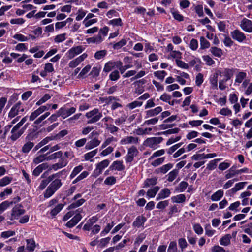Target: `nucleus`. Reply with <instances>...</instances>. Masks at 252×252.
I'll list each match as a JSON object with an SVG mask.
<instances>
[{
    "instance_id": "nucleus-1",
    "label": "nucleus",
    "mask_w": 252,
    "mask_h": 252,
    "mask_svg": "<svg viewBox=\"0 0 252 252\" xmlns=\"http://www.w3.org/2000/svg\"><path fill=\"white\" fill-rule=\"evenodd\" d=\"M51 182L44 192V197L45 198H49L51 197L63 184L61 180L59 179L53 180Z\"/></svg>"
},
{
    "instance_id": "nucleus-2",
    "label": "nucleus",
    "mask_w": 252,
    "mask_h": 252,
    "mask_svg": "<svg viewBox=\"0 0 252 252\" xmlns=\"http://www.w3.org/2000/svg\"><path fill=\"white\" fill-rule=\"evenodd\" d=\"M76 110L75 107L71 106L69 103H67L58 110V113L62 118L65 119L74 114Z\"/></svg>"
},
{
    "instance_id": "nucleus-3",
    "label": "nucleus",
    "mask_w": 252,
    "mask_h": 252,
    "mask_svg": "<svg viewBox=\"0 0 252 252\" xmlns=\"http://www.w3.org/2000/svg\"><path fill=\"white\" fill-rule=\"evenodd\" d=\"M85 116L87 118L90 119L87 122L88 124H93L98 121L101 118L102 114L99 112L98 108H94L86 113Z\"/></svg>"
},
{
    "instance_id": "nucleus-4",
    "label": "nucleus",
    "mask_w": 252,
    "mask_h": 252,
    "mask_svg": "<svg viewBox=\"0 0 252 252\" xmlns=\"http://www.w3.org/2000/svg\"><path fill=\"white\" fill-rule=\"evenodd\" d=\"M24 111L25 108L22 102L18 101L11 107L8 113V118L11 119L18 115L22 114Z\"/></svg>"
},
{
    "instance_id": "nucleus-5",
    "label": "nucleus",
    "mask_w": 252,
    "mask_h": 252,
    "mask_svg": "<svg viewBox=\"0 0 252 252\" xmlns=\"http://www.w3.org/2000/svg\"><path fill=\"white\" fill-rule=\"evenodd\" d=\"M163 139L161 137H153L146 139L143 144L146 147H149L153 149H156L158 147V144H160Z\"/></svg>"
},
{
    "instance_id": "nucleus-6",
    "label": "nucleus",
    "mask_w": 252,
    "mask_h": 252,
    "mask_svg": "<svg viewBox=\"0 0 252 252\" xmlns=\"http://www.w3.org/2000/svg\"><path fill=\"white\" fill-rule=\"evenodd\" d=\"M238 69L233 68H225L221 70H217L216 73L218 76H220L223 78L227 80H230L235 74L236 72L238 71Z\"/></svg>"
},
{
    "instance_id": "nucleus-7",
    "label": "nucleus",
    "mask_w": 252,
    "mask_h": 252,
    "mask_svg": "<svg viewBox=\"0 0 252 252\" xmlns=\"http://www.w3.org/2000/svg\"><path fill=\"white\" fill-rule=\"evenodd\" d=\"M66 173L65 170H63L61 171H60L55 174H53L49 176H48L46 179L42 180L39 186V188L40 189L43 190L44 189L46 186L55 178L58 177L59 178L61 175L65 174Z\"/></svg>"
},
{
    "instance_id": "nucleus-8",
    "label": "nucleus",
    "mask_w": 252,
    "mask_h": 252,
    "mask_svg": "<svg viewBox=\"0 0 252 252\" xmlns=\"http://www.w3.org/2000/svg\"><path fill=\"white\" fill-rule=\"evenodd\" d=\"M110 161L109 159H104L96 165L95 169L94 170L92 176L96 178L100 175L103 170L109 165Z\"/></svg>"
},
{
    "instance_id": "nucleus-9",
    "label": "nucleus",
    "mask_w": 252,
    "mask_h": 252,
    "mask_svg": "<svg viewBox=\"0 0 252 252\" xmlns=\"http://www.w3.org/2000/svg\"><path fill=\"white\" fill-rule=\"evenodd\" d=\"M51 107L50 104H47L45 105L41 106L39 107L36 110L32 112L29 117V120L30 121L34 120L38 116L41 114L45 112V111L48 110Z\"/></svg>"
},
{
    "instance_id": "nucleus-10",
    "label": "nucleus",
    "mask_w": 252,
    "mask_h": 252,
    "mask_svg": "<svg viewBox=\"0 0 252 252\" xmlns=\"http://www.w3.org/2000/svg\"><path fill=\"white\" fill-rule=\"evenodd\" d=\"M25 210L22 208V206L20 204L15 205L12 209L10 220L18 219L19 216L23 215Z\"/></svg>"
},
{
    "instance_id": "nucleus-11",
    "label": "nucleus",
    "mask_w": 252,
    "mask_h": 252,
    "mask_svg": "<svg viewBox=\"0 0 252 252\" xmlns=\"http://www.w3.org/2000/svg\"><path fill=\"white\" fill-rule=\"evenodd\" d=\"M139 152L137 149L134 147L132 146L128 149L127 154L126 156L125 159L126 163H131L134 159V158L137 156Z\"/></svg>"
},
{
    "instance_id": "nucleus-12",
    "label": "nucleus",
    "mask_w": 252,
    "mask_h": 252,
    "mask_svg": "<svg viewBox=\"0 0 252 252\" xmlns=\"http://www.w3.org/2000/svg\"><path fill=\"white\" fill-rule=\"evenodd\" d=\"M85 48L82 46H77L70 48L66 53L67 57L71 59L75 56L81 53Z\"/></svg>"
},
{
    "instance_id": "nucleus-13",
    "label": "nucleus",
    "mask_w": 252,
    "mask_h": 252,
    "mask_svg": "<svg viewBox=\"0 0 252 252\" xmlns=\"http://www.w3.org/2000/svg\"><path fill=\"white\" fill-rule=\"evenodd\" d=\"M232 38L239 43L243 42L246 39L245 34L239 30H235L230 32Z\"/></svg>"
},
{
    "instance_id": "nucleus-14",
    "label": "nucleus",
    "mask_w": 252,
    "mask_h": 252,
    "mask_svg": "<svg viewBox=\"0 0 252 252\" xmlns=\"http://www.w3.org/2000/svg\"><path fill=\"white\" fill-rule=\"evenodd\" d=\"M240 27L246 32L251 33L252 32V21L247 19L243 18L241 21Z\"/></svg>"
},
{
    "instance_id": "nucleus-15",
    "label": "nucleus",
    "mask_w": 252,
    "mask_h": 252,
    "mask_svg": "<svg viewBox=\"0 0 252 252\" xmlns=\"http://www.w3.org/2000/svg\"><path fill=\"white\" fill-rule=\"evenodd\" d=\"M121 145L130 144H137L139 143V138L132 136H128L123 137L120 142Z\"/></svg>"
},
{
    "instance_id": "nucleus-16",
    "label": "nucleus",
    "mask_w": 252,
    "mask_h": 252,
    "mask_svg": "<svg viewBox=\"0 0 252 252\" xmlns=\"http://www.w3.org/2000/svg\"><path fill=\"white\" fill-rule=\"evenodd\" d=\"M88 56L87 54L83 53L75 59L71 61L69 63V66L71 68H74L83 62Z\"/></svg>"
},
{
    "instance_id": "nucleus-17",
    "label": "nucleus",
    "mask_w": 252,
    "mask_h": 252,
    "mask_svg": "<svg viewBox=\"0 0 252 252\" xmlns=\"http://www.w3.org/2000/svg\"><path fill=\"white\" fill-rule=\"evenodd\" d=\"M101 141L98 139V137H94L86 143L85 149L87 150L92 149L99 145Z\"/></svg>"
},
{
    "instance_id": "nucleus-18",
    "label": "nucleus",
    "mask_w": 252,
    "mask_h": 252,
    "mask_svg": "<svg viewBox=\"0 0 252 252\" xmlns=\"http://www.w3.org/2000/svg\"><path fill=\"white\" fill-rule=\"evenodd\" d=\"M146 220L147 219L143 215L138 216L132 223V226L137 228L144 227V223Z\"/></svg>"
},
{
    "instance_id": "nucleus-19",
    "label": "nucleus",
    "mask_w": 252,
    "mask_h": 252,
    "mask_svg": "<svg viewBox=\"0 0 252 252\" xmlns=\"http://www.w3.org/2000/svg\"><path fill=\"white\" fill-rule=\"evenodd\" d=\"M162 111V108L160 106L157 107L152 109L147 110L145 112V118L147 119L150 117H154L158 115Z\"/></svg>"
},
{
    "instance_id": "nucleus-20",
    "label": "nucleus",
    "mask_w": 252,
    "mask_h": 252,
    "mask_svg": "<svg viewBox=\"0 0 252 252\" xmlns=\"http://www.w3.org/2000/svg\"><path fill=\"white\" fill-rule=\"evenodd\" d=\"M82 217L80 213L76 214L66 224V226L68 228H72L77 224L81 220Z\"/></svg>"
},
{
    "instance_id": "nucleus-21",
    "label": "nucleus",
    "mask_w": 252,
    "mask_h": 252,
    "mask_svg": "<svg viewBox=\"0 0 252 252\" xmlns=\"http://www.w3.org/2000/svg\"><path fill=\"white\" fill-rule=\"evenodd\" d=\"M49 165L47 163H43L37 166L32 171V175L37 177L43 170L48 169Z\"/></svg>"
},
{
    "instance_id": "nucleus-22",
    "label": "nucleus",
    "mask_w": 252,
    "mask_h": 252,
    "mask_svg": "<svg viewBox=\"0 0 252 252\" xmlns=\"http://www.w3.org/2000/svg\"><path fill=\"white\" fill-rule=\"evenodd\" d=\"M125 167L122 161L116 160L114 161L110 166V170L122 171L124 170Z\"/></svg>"
},
{
    "instance_id": "nucleus-23",
    "label": "nucleus",
    "mask_w": 252,
    "mask_h": 252,
    "mask_svg": "<svg viewBox=\"0 0 252 252\" xmlns=\"http://www.w3.org/2000/svg\"><path fill=\"white\" fill-rule=\"evenodd\" d=\"M173 165L172 163H168L166 164L163 165L162 166L156 169L155 170V173L157 174H164L169 171L172 167Z\"/></svg>"
},
{
    "instance_id": "nucleus-24",
    "label": "nucleus",
    "mask_w": 252,
    "mask_h": 252,
    "mask_svg": "<svg viewBox=\"0 0 252 252\" xmlns=\"http://www.w3.org/2000/svg\"><path fill=\"white\" fill-rule=\"evenodd\" d=\"M171 194V191L168 188L162 189L156 197V200L163 199L168 197Z\"/></svg>"
},
{
    "instance_id": "nucleus-25",
    "label": "nucleus",
    "mask_w": 252,
    "mask_h": 252,
    "mask_svg": "<svg viewBox=\"0 0 252 252\" xmlns=\"http://www.w3.org/2000/svg\"><path fill=\"white\" fill-rule=\"evenodd\" d=\"M26 249L29 252H33L36 248L35 241L33 239H28L26 240Z\"/></svg>"
},
{
    "instance_id": "nucleus-26",
    "label": "nucleus",
    "mask_w": 252,
    "mask_h": 252,
    "mask_svg": "<svg viewBox=\"0 0 252 252\" xmlns=\"http://www.w3.org/2000/svg\"><path fill=\"white\" fill-rule=\"evenodd\" d=\"M158 178L154 177L151 178H147L143 183V188H148L151 186H154L157 183Z\"/></svg>"
},
{
    "instance_id": "nucleus-27",
    "label": "nucleus",
    "mask_w": 252,
    "mask_h": 252,
    "mask_svg": "<svg viewBox=\"0 0 252 252\" xmlns=\"http://www.w3.org/2000/svg\"><path fill=\"white\" fill-rule=\"evenodd\" d=\"M104 40V38L101 37L99 35H97L95 36L90 37L87 39V42L89 44H99Z\"/></svg>"
},
{
    "instance_id": "nucleus-28",
    "label": "nucleus",
    "mask_w": 252,
    "mask_h": 252,
    "mask_svg": "<svg viewBox=\"0 0 252 252\" xmlns=\"http://www.w3.org/2000/svg\"><path fill=\"white\" fill-rule=\"evenodd\" d=\"M107 24L112 26L114 28H116L118 27H122L123 23L122 19L118 18L109 20Z\"/></svg>"
},
{
    "instance_id": "nucleus-29",
    "label": "nucleus",
    "mask_w": 252,
    "mask_h": 252,
    "mask_svg": "<svg viewBox=\"0 0 252 252\" xmlns=\"http://www.w3.org/2000/svg\"><path fill=\"white\" fill-rule=\"evenodd\" d=\"M64 204L62 203L58 204L52 209L51 210L50 214L53 218H54L63 208Z\"/></svg>"
},
{
    "instance_id": "nucleus-30",
    "label": "nucleus",
    "mask_w": 252,
    "mask_h": 252,
    "mask_svg": "<svg viewBox=\"0 0 252 252\" xmlns=\"http://www.w3.org/2000/svg\"><path fill=\"white\" fill-rule=\"evenodd\" d=\"M11 133V135L10 136V139L12 141H15L22 135L23 133V131L22 129L16 130L12 128Z\"/></svg>"
},
{
    "instance_id": "nucleus-31",
    "label": "nucleus",
    "mask_w": 252,
    "mask_h": 252,
    "mask_svg": "<svg viewBox=\"0 0 252 252\" xmlns=\"http://www.w3.org/2000/svg\"><path fill=\"white\" fill-rule=\"evenodd\" d=\"M224 191L223 190H218L211 195V199L213 201H218L222 197Z\"/></svg>"
},
{
    "instance_id": "nucleus-32",
    "label": "nucleus",
    "mask_w": 252,
    "mask_h": 252,
    "mask_svg": "<svg viewBox=\"0 0 252 252\" xmlns=\"http://www.w3.org/2000/svg\"><path fill=\"white\" fill-rule=\"evenodd\" d=\"M218 75L216 73L212 76H211L209 79L211 87L214 90L218 89Z\"/></svg>"
},
{
    "instance_id": "nucleus-33",
    "label": "nucleus",
    "mask_w": 252,
    "mask_h": 252,
    "mask_svg": "<svg viewBox=\"0 0 252 252\" xmlns=\"http://www.w3.org/2000/svg\"><path fill=\"white\" fill-rule=\"evenodd\" d=\"M115 223L114 221H111V222H109L107 223L106 226L103 229L102 231H101L100 233V236H104L106 234H107L111 229L113 228V227L115 225Z\"/></svg>"
},
{
    "instance_id": "nucleus-34",
    "label": "nucleus",
    "mask_w": 252,
    "mask_h": 252,
    "mask_svg": "<svg viewBox=\"0 0 252 252\" xmlns=\"http://www.w3.org/2000/svg\"><path fill=\"white\" fill-rule=\"evenodd\" d=\"M34 144L33 142L28 141L24 144L22 148L21 151L25 154L28 153L30 150L33 147Z\"/></svg>"
},
{
    "instance_id": "nucleus-35",
    "label": "nucleus",
    "mask_w": 252,
    "mask_h": 252,
    "mask_svg": "<svg viewBox=\"0 0 252 252\" xmlns=\"http://www.w3.org/2000/svg\"><path fill=\"white\" fill-rule=\"evenodd\" d=\"M231 239V236L230 234H228L225 235L220 240V243L222 246H228L230 244V240Z\"/></svg>"
},
{
    "instance_id": "nucleus-36",
    "label": "nucleus",
    "mask_w": 252,
    "mask_h": 252,
    "mask_svg": "<svg viewBox=\"0 0 252 252\" xmlns=\"http://www.w3.org/2000/svg\"><path fill=\"white\" fill-rule=\"evenodd\" d=\"M186 196L183 194H180L171 197V200L173 203H182L185 201Z\"/></svg>"
},
{
    "instance_id": "nucleus-37",
    "label": "nucleus",
    "mask_w": 252,
    "mask_h": 252,
    "mask_svg": "<svg viewBox=\"0 0 252 252\" xmlns=\"http://www.w3.org/2000/svg\"><path fill=\"white\" fill-rule=\"evenodd\" d=\"M210 52L214 56L220 58L223 54L222 50L219 48L216 47H212L210 49Z\"/></svg>"
},
{
    "instance_id": "nucleus-38",
    "label": "nucleus",
    "mask_w": 252,
    "mask_h": 252,
    "mask_svg": "<svg viewBox=\"0 0 252 252\" xmlns=\"http://www.w3.org/2000/svg\"><path fill=\"white\" fill-rule=\"evenodd\" d=\"M171 13L173 18L178 22H182L184 21V16L181 15L178 11L174 9H171Z\"/></svg>"
},
{
    "instance_id": "nucleus-39",
    "label": "nucleus",
    "mask_w": 252,
    "mask_h": 252,
    "mask_svg": "<svg viewBox=\"0 0 252 252\" xmlns=\"http://www.w3.org/2000/svg\"><path fill=\"white\" fill-rule=\"evenodd\" d=\"M159 190L158 186H155L153 188L149 189L147 192V195L149 198H153Z\"/></svg>"
},
{
    "instance_id": "nucleus-40",
    "label": "nucleus",
    "mask_w": 252,
    "mask_h": 252,
    "mask_svg": "<svg viewBox=\"0 0 252 252\" xmlns=\"http://www.w3.org/2000/svg\"><path fill=\"white\" fill-rule=\"evenodd\" d=\"M200 49L204 50L209 48L210 46V42L203 36L200 37Z\"/></svg>"
},
{
    "instance_id": "nucleus-41",
    "label": "nucleus",
    "mask_w": 252,
    "mask_h": 252,
    "mask_svg": "<svg viewBox=\"0 0 252 252\" xmlns=\"http://www.w3.org/2000/svg\"><path fill=\"white\" fill-rule=\"evenodd\" d=\"M46 154L44 155H40L35 158L33 160V163L35 164H38L46 160H48V158H47Z\"/></svg>"
},
{
    "instance_id": "nucleus-42",
    "label": "nucleus",
    "mask_w": 252,
    "mask_h": 252,
    "mask_svg": "<svg viewBox=\"0 0 252 252\" xmlns=\"http://www.w3.org/2000/svg\"><path fill=\"white\" fill-rule=\"evenodd\" d=\"M221 159L217 158L211 160L207 164L206 169L209 170H213L215 169L217 167V162L220 161Z\"/></svg>"
},
{
    "instance_id": "nucleus-43",
    "label": "nucleus",
    "mask_w": 252,
    "mask_h": 252,
    "mask_svg": "<svg viewBox=\"0 0 252 252\" xmlns=\"http://www.w3.org/2000/svg\"><path fill=\"white\" fill-rule=\"evenodd\" d=\"M107 51L106 50H102L95 52L94 55V58L97 60H101L104 58L107 55Z\"/></svg>"
},
{
    "instance_id": "nucleus-44",
    "label": "nucleus",
    "mask_w": 252,
    "mask_h": 252,
    "mask_svg": "<svg viewBox=\"0 0 252 252\" xmlns=\"http://www.w3.org/2000/svg\"><path fill=\"white\" fill-rule=\"evenodd\" d=\"M117 141V139L116 137L113 136H111L108 137L105 139V140L103 142L102 144L101 145V149H104L108 145L111 144L113 142Z\"/></svg>"
},
{
    "instance_id": "nucleus-45",
    "label": "nucleus",
    "mask_w": 252,
    "mask_h": 252,
    "mask_svg": "<svg viewBox=\"0 0 252 252\" xmlns=\"http://www.w3.org/2000/svg\"><path fill=\"white\" fill-rule=\"evenodd\" d=\"M179 173V170L175 169L170 171L167 175V180L169 182H172L177 177Z\"/></svg>"
},
{
    "instance_id": "nucleus-46",
    "label": "nucleus",
    "mask_w": 252,
    "mask_h": 252,
    "mask_svg": "<svg viewBox=\"0 0 252 252\" xmlns=\"http://www.w3.org/2000/svg\"><path fill=\"white\" fill-rule=\"evenodd\" d=\"M167 252H180L178 249L177 243L175 241H171L170 242Z\"/></svg>"
},
{
    "instance_id": "nucleus-47",
    "label": "nucleus",
    "mask_w": 252,
    "mask_h": 252,
    "mask_svg": "<svg viewBox=\"0 0 252 252\" xmlns=\"http://www.w3.org/2000/svg\"><path fill=\"white\" fill-rule=\"evenodd\" d=\"M85 200L84 199H80L72 203L68 207V209H74L81 206L84 202Z\"/></svg>"
},
{
    "instance_id": "nucleus-48",
    "label": "nucleus",
    "mask_w": 252,
    "mask_h": 252,
    "mask_svg": "<svg viewBox=\"0 0 252 252\" xmlns=\"http://www.w3.org/2000/svg\"><path fill=\"white\" fill-rule=\"evenodd\" d=\"M83 169L82 165H79L75 167L70 175V178H74L78 174H79Z\"/></svg>"
},
{
    "instance_id": "nucleus-49",
    "label": "nucleus",
    "mask_w": 252,
    "mask_h": 252,
    "mask_svg": "<svg viewBox=\"0 0 252 252\" xmlns=\"http://www.w3.org/2000/svg\"><path fill=\"white\" fill-rule=\"evenodd\" d=\"M109 78L112 81H117L120 78L119 71L117 70H114L110 74Z\"/></svg>"
},
{
    "instance_id": "nucleus-50",
    "label": "nucleus",
    "mask_w": 252,
    "mask_h": 252,
    "mask_svg": "<svg viewBox=\"0 0 252 252\" xmlns=\"http://www.w3.org/2000/svg\"><path fill=\"white\" fill-rule=\"evenodd\" d=\"M116 183V177L113 176L107 177L104 180V184L106 185L112 186Z\"/></svg>"
},
{
    "instance_id": "nucleus-51",
    "label": "nucleus",
    "mask_w": 252,
    "mask_h": 252,
    "mask_svg": "<svg viewBox=\"0 0 252 252\" xmlns=\"http://www.w3.org/2000/svg\"><path fill=\"white\" fill-rule=\"evenodd\" d=\"M12 180L11 177L5 176L0 180V187H4L9 184Z\"/></svg>"
},
{
    "instance_id": "nucleus-52",
    "label": "nucleus",
    "mask_w": 252,
    "mask_h": 252,
    "mask_svg": "<svg viewBox=\"0 0 252 252\" xmlns=\"http://www.w3.org/2000/svg\"><path fill=\"white\" fill-rule=\"evenodd\" d=\"M89 175V172L87 171H83L76 179H75L73 182L72 184H76L78 182L86 178Z\"/></svg>"
},
{
    "instance_id": "nucleus-53",
    "label": "nucleus",
    "mask_w": 252,
    "mask_h": 252,
    "mask_svg": "<svg viewBox=\"0 0 252 252\" xmlns=\"http://www.w3.org/2000/svg\"><path fill=\"white\" fill-rule=\"evenodd\" d=\"M154 75L156 77L163 81L164 77L167 75V73L164 70L157 71L154 72Z\"/></svg>"
},
{
    "instance_id": "nucleus-54",
    "label": "nucleus",
    "mask_w": 252,
    "mask_h": 252,
    "mask_svg": "<svg viewBox=\"0 0 252 252\" xmlns=\"http://www.w3.org/2000/svg\"><path fill=\"white\" fill-rule=\"evenodd\" d=\"M126 43H127L126 40L123 38V39H122L119 42L114 44L113 46V48L114 49L118 50V49H121L122 47H123L125 45H126Z\"/></svg>"
},
{
    "instance_id": "nucleus-55",
    "label": "nucleus",
    "mask_w": 252,
    "mask_h": 252,
    "mask_svg": "<svg viewBox=\"0 0 252 252\" xmlns=\"http://www.w3.org/2000/svg\"><path fill=\"white\" fill-rule=\"evenodd\" d=\"M97 149H94L91 152L86 153L84 155V158L85 160H90L93 157L95 156L97 153Z\"/></svg>"
},
{
    "instance_id": "nucleus-56",
    "label": "nucleus",
    "mask_w": 252,
    "mask_h": 252,
    "mask_svg": "<svg viewBox=\"0 0 252 252\" xmlns=\"http://www.w3.org/2000/svg\"><path fill=\"white\" fill-rule=\"evenodd\" d=\"M247 74L244 72H239L236 76L235 82L241 83L246 77Z\"/></svg>"
},
{
    "instance_id": "nucleus-57",
    "label": "nucleus",
    "mask_w": 252,
    "mask_h": 252,
    "mask_svg": "<svg viewBox=\"0 0 252 252\" xmlns=\"http://www.w3.org/2000/svg\"><path fill=\"white\" fill-rule=\"evenodd\" d=\"M189 62V65L190 66H194L195 64L199 63H201V60L197 57H196L194 56H192L191 57V59L188 61Z\"/></svg>"
},
{
    "instance_id": "nucleus-58",
    "label": "nucleus",
    "mask_w": 252,
    "mask_h": 252,
    "mask_svg": "<svg viewBox=\"0 0 252 252\" xmlns=\"http://www.w3.org/2000/svg\"><path fill=\"white\" fill-rule=\"evenodd\" d=\"M13 38L15 39H16L18 41L20 42H24L28 41L30 38L24 36V35L21 33H16L13 36Z\"/></svg>"
},
{
    "instance_id": "nucleus-59",
    "label": "nucleus",
    "mask_w": 252,
    "mask_h": 252,
    "mask_svg": "<svg viewBox=\"0 0 252 252\" xmlns=\"http://www.w3.org/2000/svg\"><path fill=\"white\" fill-rule=\"evenodd\" d=\"M97 19H84L83 21V24L85 27H89L93 24L97 23Z\"/></svg>"
},
{
    "instance_id": "nucleus-60",
    "label": "nucleus",
    "mask_w": 252,
    "mask_h": 252,
    "mask_svg": "<svg viewBox=\"0 0 252 252\" xmlns=\"http://www.w3.org/2000/svg\"><path fill=\"white\" fill-rule=\"evenodd\" d=\"M50 140V138L49 137H46L45 138L43 139L42 141H41L39 143H38L34 148L33 150L34 151H37L39 148H40L46 144L49 140Z\"/></svg>"
},
{
    "instance_id": "nucleus-61",
    "label": "nucleus",
    "mask_w": 252,
    "mask_h": 252,
    "mask_svg": "<svg viewBox=\"0 0 252 252\" xmlns=\"http://www.w3.org/2000/svg\"><path fill=\"white\" fill-rule=\"evenodd\" d=\"M115 63L112 61H109L105 63L103 68V71L105 72H110L114 67Z\"/></svg>"
},
{
    "instance_id": "nucleus-62",
    "label": "nucleus",
    "mask_w": 252,
    "mask_h": 252,
    "mask_svg": "<svg viewBox=\"0 0 252 252\" xmlns=\"http://www.w3.org/2000/svg\"><path fill=\"white\" fill-rule=\"evenodd\" d=\"M87 13V11L83 10V9H79L77 12V16L76 17V20L79 21L81 20Z\"/></svg>"
},
{
    "instance_id": "nucleus-63",
    "label": "nucleus",
    "mask_w": 252,
    "mask_h": 252,
    "mask_svg": "<svg viewBox=\"0 0 252 252\" xmlns=\"http://www.w3.org/2000/svg\"><path fill=\"white\" fill-rule=\"evenodd\" d=\"M109 30V27L105 26L104 27L100 29L99 30L98 34L97 35H99L101 37L104 38L107 35Z\"/></svg>"
},
{
    "instance_id": "nucleus-64",
    "label": "nucleus",
    "mask_w": 252,
    "mask_h": 252,
    "mask_svg": "<svg viewBox=\"0 0 252 252\" xmlns=\"http://www.w3.org/2000/svg\"><path fill=\"white\" fill-rule=\"evenodd\" d=\"M204 81L203 75L201 73H198L195 77V84L198 87H200Z\"/></svg>"
}]
</instances>
